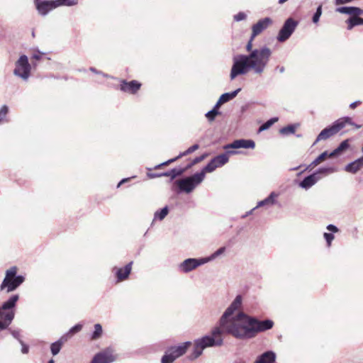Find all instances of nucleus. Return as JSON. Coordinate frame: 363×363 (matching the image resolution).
I'll use <instances>...</instances> for the list:
<instances>
[{
    "label": "nucleus",
    "mask_w": 363,
    "mask_h": 363,
    "mask_svg": "<svg viewBox=\"0 0 363 363\" xmlns=\"http://www.w3.org/2000/svg\"><path fill=\"white\" fill-rule=\"evenodd\" d=\"M242 303V296L237 295L219 318L218 325L212 329L211 336L223 338L222 335L225 333L238 340H249L273 328L274 323L271 319L261 320L243 311H239L235 315Z\"/></svg>",
    "instance_id": "f257e3e1"
},
{
    "label": "nucleus",
    "mask_w": 363,
    "mask_h": 363,
    "mask_svg": "<svg viewBox=\"0 0 363 363\" xmlns=\"http://www.w3.org/2000/svg\"><path fill=\"white\" fill-rule=\"evenodd\" d=\"M255 38L250 37L247 45V55H238L233 57L230 78L235 79L238 75L246 74L252 71L254 74L261 75L265 70L272 55V50L267 46L252 49V41Z\"/></svg>",
    "instance_id": "f03ea898"
},
{
    "label": "nucleus",
    "mask_w": 363,
    "mask_h": 363,
    "mask_svg": "<svg viewBox=\"0 0 363 363\" xmlns=\"http://www.w3.org/2000/svg\"><path fill=\"white\" fill-rule=\"evenodd\" d=\"M18 299V294H13L0 306V331L8 329L11 324Z\"/></svg>",
    "instance_id": "7ed1b4c3"
},
{
    "label": "nucleus",
    "mask_w": 363,
    "mask_h": 363,
    "mask_svg": "<svg viewBox=\"0 0 363 363\" xmlns=\"http://www.w3.org/2000/svg\"><path fill=\"white\" fill-rule=\"evenodd\" d=\"M223 344V338H216L211 335H206L201 338L194 340L192 352L188 358L189 360L194 361L202 354L206 348L219 347Z\"/></svg>",
    "instance_id": "20e7f679"
},
{
    "label": "nucleus",
    "mask_w": 363,
    "mask_h": 363,
    "mask_svg": "<svg viewBox=\"0 0 363 363\" xmlns=\"http://www.w3.org/2000/svg\"><path fill=\"white\" fill-rule=\"evenodd\" d=\"M202 182V175L196 172L175 180L173 187L178 194H191Z\"/></svg>",
    "instance_id": "39448f33"
},
{
    "label": "nucleus",
    "mask_w": 363,
    "mask_h": 363,
    "mask_svg": "<svg viewBox=\"0 0 363 363\" xmlns=\"http://www.w3.org/2000/svg\"><path fill=\"white\" fill-rule=\"evenodd\" d=\"M17 267H11L6 271L5 277L0 285V290L6 289L7 293L17 289L25 281V277L17 274Z\"/></svg>",
    "instance_id": "423d86ee"
},
{
    "label": "nucleus",
    "mask_w": 363,
    "mask_h": 363,
    "mask_svg": "<svg viewBox=\"0 0 363 363\" xmlns=\"http://www.w3.org/2000/svg\"><path fill=\"white\" fill-rule=\"evenodd\" d=\"M346 124L354 125V123L352 122V118L348 116L342 117L336 120L331 125L326 127L325 128L320 131V133L317 136L313 145H315V143L320 140H327L329 138L335 135L340 130L344 128Z\"/></svg>",
    "instance_id": "0eeeda50"
},
{
    "label": "nucleus",
    "mask_w": 363,
    "mask_h": 363,
    "mask_svg": "<svg viewBox=\"0 0 363 363\" xmlns=\"http://www.w3.org/2000/svg\"><path fill=\"white\" fill-rule=\"evenodd\" d=\"M255 143L252 140L239 139L225 146V152L215 156L213 159H228L230 156L242 153V151L235 150L240 148H254Z\"/></svg>",
    "instance_id": "6e6552de"
},
{
    "label": "nucleus",
    "mask_w": 363,
    "mask_h": 363,
    "mask_svg": "<svg viewBox=\"0 0 363 363\" xmlns=\"http://www.w3.org/2000/svg\"><path fill=\"white\" fill-rule=\"evenodd\" d=\"M201 160H192V162L185 167L177 166L174 168H172L169 170H167L161 173H150L147 172V176L150 178H156L161 177H169V182H173L177 177L182 176L184 172H186L189 169L191 168L195 164L201 162Z\"/></svg>",
    "instance_id": "1a4fd4ad"
},
{
    "label": "nucleus",
    "mask_w": 363,
    "mask_h": 363,
    "mask_svg": "<svg viewBox=\"0 0 363 363\" xmlns=\"http://www.w3.org/2000/svg\"><path fill=\"white\" fill-rule=\"evenodd\" d=\"M31 65L26 55H22L15 64L13 74L26 81L30 74Z\"/></svg>",
    "instance_id": "9d476101"
},
{
    "label": "nucleus",
    "mask_w": 363,
    "mask_h": 363,
    "mask_svg": "<svg viewBox=\"0 0 363 363\" xmlns=\"http://www.w3.org/2000/svg\"><path fill=\"white\" fill-rule=\"evenodd\" d=\"M298 22L292 18H287L279 31L277 39L279 42L287 40L296 30Z\"/></svg>",
    "instance_id": "9b49d317"
},
{
    "label": "nucleus",
    "mask_w": 363,
    "mask_h": 363,
    "mask_svg": "<svg viewBox=\"0 0 363 363\" xmlns=\"http://www.w3.org/2000/svg\"><path fill=\"white\" fill-rule=\"evenodd\" d=\"M206 263V260L203 257L188 258L179 264L178 269L179 272L186 274Z\"/></svg>",
    "instance_id": "f8f14e48"
},
{
    "label": "nucleus",
    "mask_w": 363,
    "mask_h": 363,
    "mask_svg": "<svg viewBox=\"0 0 363 363\" xmlns=\"http://www.w3.org/2000/svg\"><path fill=\"white\" fill-rule=\"evenodd\" d=\"M350 147L349 140H345L333 151H324L315 159H327L328 157L341 156L350 148Z\"/></svg>",
    "instance_id": "ddd939ff"
},
{
    "label": "nucleus",
    "mask_w": 363,
    "mask_h": 363,
    "mask_svg": "<svg viewBox=\"0 0 363 363\" xmlns=\"http://www.w3.org/2000/svg\"><path fill=\"white\" fill-rule=\"evenodd\" d=\"M133 264V262L130 261L123 267L118 268L117 267H114L112 269V272H114L116 276V283L122 282L129 278V276L132 271Z\"/></svg>",
    "instance_id": "4468645a"
},
{
    "label": "nucleus",
    "mask_w": 363,
    "mask_h": 363,
    "mask_svg": "<svg viewBox=\"0 0 363 363\" xmlns=\"http://www.w3.org/2000/svg\"><path fill=\"white\" fill-rule=\"evenodd\" d=\"M116 359V357L112 354V350L110 348H106L96 353L90 363H112Z\"/></svg>",
    "instance_id": "2eb2a0df"
},
{
    "label": "nucleus",
    "mask_w": 363,
    "mask_h": 363,
    "mask_svg": "<svg viewBox=\"0 0 363 363\" xmlns=\"http://www.w3.org/2000/svg\"><path fill=\"white\" fill-rule=\"evenodd\" d=\"M191 345L192 342L191 341H186L178 346L168 347L167 350L176 360L184 355Z\"/></svg>",
    "instance_id": "dca6fc26"
},
{
    "label": "nucleus",
    "mask_w": 363,
    "mask_h": 363,
    "mask_svg": "<svg viewBox=\"0 0 363 363\" xmlns=\"http://www.w3.org/2000/svg\"><path fill=\"white\" fill-rule=\"evenodd\" d=\"M35 2L38 12L43 16L47 15L50 11L58 7L55 0H44L42 1H40L39 0H35Z\"/></svg>",
    "instance_id": "f3484780"
},
{
    "label": "nucleus",
    "mask_w": 363,
    "mask_h": 363,
    "mask_svg": "<svg viewBox=\"0 0 363 363\" xmlns=\"http://www.w3.org/2000/svg\"><path fill=\"white\" fill-rule=\"evenodd\" d=\"M228 161L229 160H210L209 162L206 166H204L200 172H197V174L202 175V180L203 181L207 172H212L216 169L224 166Z\"/></svg>",
    "instance_id": "a211bd4d"
},
{
    "label": "nucleus",
    "mask_w": 363,
    "mask_h": 363,
    "mask_svg": "<svg viewBox=\"0 0 363 363\" xmlns=\"http://www.w3.org/2000/svg\"><path fill=\"white\" fill-rule=\"evenodd\" d=\"M272 20L269 17H266V18H262L259 21H258L257 23H256L255 24H254L252 26V38H255L257 35H258L259 33H261L270 24H272Z\"/></svg>",
    "instance_id": "6ab92c4d"
},
{
    "label": "nucleus",
    "mask_w": 363,
    "mask_h": 363,
    "mask_svg": "<svg viewBox=\"0 0 363 363\" xmlns=\"http://www.w3.org/2000/svg\"><path fill=\"white\" fill-rule=\"evenodd\" d=\"M140 87L141 84L136 80H132L130 82L123 80L121 81V84L120 85V89L121 91L132 94H135L140 89Z\"/></svg>",
    "instance_id": "aec40b11"
},
{
    "label": "nucleus",
    "mask_w": 363,
    "mask_h": 363,
    "mask_svg": "<svg viewBox=\"0 0 363 363\" xmlns=\"http://www.w3.org/2000/svg\"><path fill=\"white\" fill-rule=\"evenodd\" d=\"M277 355L272 350H267L257 356L254 363H274Z\"/></svg>",
    "instance_id": "412c9836"
},
{
    "label": "nucleus",
    "mask_w": 363,
    "mask_h": 363,
    "mask_svg": "<svg viewBox=\"0 0 363 363\" xmlns=\"http://www.w3.org/2000/svg\"><path fill=\"white\" fill-rule=\"evenodd\" d=\"M319 179H320V176H317L316 174L313 172L305 177L303 180L299 182V186L307 190L313 186Z\"/></svg>",
    "instance_id": "4be33fe9"
},
{
    "label": "nucleus",
    "mask_w": 363,
    "mask_h": 363,
    "mask_svg": "<svg viewBox=\"0 0 363 363\" xmlns=\"http://www.w3.org/2000/svg\"><path fill=\"white\" fill-rule=\"evenodd\" d=\"M278 196V194L274 191H272L269 194V195L265 198L264 199L259 201L257 206L256 208L260 207H265L269 206H273L276 203V198Z\"/></svg>",
    "instance_id": "5701e85b"
},
{
    "label": "nucleus",
    "mask_w": 363,
    "mask_h": 363,
    "mask_svg": "<svg viewBox=\"0 0 363 363\" xmlns=\"http://www.w3.org/2000/svg\"><path fill=\"white\" fill-rule=\"evenodd\" d=\"M240 91L241 89L238 88L233 91L223 94L218 100V104L222 105L230 101V100L233 99Z\"/></svg>",
    "instance_id": "b1692460"
},
{
    "label": "nucleus",
    "mask_w": 363,
    "mask_h": 363,
    "mask_svg": "<svg viewBox=\"0 0 363 363\" xmlns=\"http://www.w3.org/2000/svg\"><path fill=\"white\" fill-rule=\"evenodd\" d=\"M363 167V160H352L345 167V170L350 173H356Z\"/></svg>",
    "instance_id": "393cba45"
},
{
    "label": "nucleus",
    "mask_w": 363,
    "mask_h": 363,
    "mask_svg": "<svg viewBox=\"0 0 363 363\" xmlns=\"http://www.w3.org/2000/svg\"><path fill=\"white\" fill-rule=\"evenodd\" d=\"M220 106L221 104H218L217 101L213 108L205 114V116L209 122L213 121L217 116L221 114V112L219 111Z\"/></svg>",
    "instance_id": "a878e982"
},
{
    "label": "nucleus",
    "mask_w": 363,
    "mask_h": 363,
    "mask_svg": "<svg viewBox=\"0 0 363 363\" xmlns=\"http://www.w3.org/2000/svg\"><path fill=\"white\" fill-rule=\"evenodd\" d=\"M337 169L335 167H319L315 172H314L315 174H316L317 176H320V179L323 177L329 175L332 173H334L337 172Z\"/></svg>",
    "instance_id": "bb28decb"
},
{
    "label": "nucleus",
    "mask_w": 363,
    "mask_h": 363,
    "mask_svg": "<svg viewBox=\"0 0 363 363\" xmlns=\"http://www.w3.org/2000/svg\"><path fill=\"white\" fill-rule=\"evenodd\" d=\"M347 29L352 30L354 26L359 25H363V18H360L359 16H350L347 21Z\"/></svg>",
    "instance_id": "cd10ccee"
},
{
    "label": "nucleus",
    "mask_w": 363,
    "mask_h": 363,
    "mask_svg": "<svg viewBox=\"0 0 363 363\" xmlns=\"http://www.w3.org/2000/svg\"><path fill=\"white\" fill-rule=\"evenodd\" d=\"M335 11L342 14H347L350 16H355L357 12L356 6H340L335 9Z\"/></svg>",
    "instance_id": "c85d7f7f"
},
{
    "label": "nucleus",
    "mask_w": 363,
    "mask_h": 363,
    "mask_svg": "<svg viewBox=\"0 0 363 363\" xmlns=\"http://www.w3.org/2000/svg\"><path fill=\"white\" fill-rule=\"evenodd\" d=\"M169 213V207L167 206H164L163 208L158 209L155 212L154 219L152 222V225L154 223L155 220H162Z\"/></svg>",
    "instance_id": "c756f323"
},
{
    "label": "nucleus",
    "mask_w": 363,
    "mask_h": 363,
    "mask_svg": "<svg viewBox=\"0 0 363 363\" xmlns=\"http://www.w3.org/2000/svg\"><path fill=\"white\" fill-rule=\"evenodd\" d=\"M103 333V328L101 324L96 323L94 325V330L91 335V339L96 340L100 338Z\"/></svg>",
    "instance_id": "7c9ffc66"
},
{
    "label": "nucleus",
    "mask_w": 363,
    "mask_h": 363,
    "mask_svg": "<svg viewBox=\"0 0 363 363\" xmlns=\"http://www.w3.org/2000/svg\"><path fill=\"white\" fill-rule=\"evenodd\" d=\"M296 125L290 124L287 126L283 127L279 130V133L284 135H289L294 134L296 132Z\"/></svg>",
    "instance_id": "2f4dec72"
},
{
    "label": "nucleus",
    "mask_w": 363,
    "mask_h": 363,
    "mask_svg": "<svg viewBox=\"0 0 363 363\" xmlns=\"http://www.w3.org/2000/svg\"><path fill=\"white\" fill-rule=\"evenodd\" d=\"M279 118L277 117H274L268 121H267L265 123H264L262 125H261L259 128L258 132H262L264 130H266L269 129L273 124H274L276 122H277Z\"/></svg>",
    "instance_id": "473e14b6"
},
{
    "label": "nucleus",
    "mask_w": 363,
    "mask_h": 363,
    "mask_svg": "<svg viewBox=\"0 0 363 363\" xmlns=\"http://www.w3.org/2000/svg\"><path fill=\"white\" fill-rule=\"evenodd\" d=\"M225 251V247H221L218 248L217 250H216L213 253H212L210 256H208L207 257H203V258L205 260H206V263H207V262L216 259V257H218L219 255H222L223 253H224Z\"/></svg>",
    "instance_id": "72a5a7b5"
},
{
    "label": "nucleus",
    "mask_w": 363,
    "mask_h": 363,
    "mask_svg": "<svg viewBox=\"0 0 363 363\" xmlns=\"http://www.w3.org/2000/svg\"><path fill=\"white\" fill-rule=\"evenodd\" d=\"M199 146L197 144H195L190 147H189L186 150L180 152L177 156H175L172 159H181L182 157L186 156L187 155L194 152L197 149H199Z\"/></svg>",
    "instance_id": "f704fd0d"
},
{
    "label": "nucleus",
    "mask_w": 363,
    "mask_h": 363,
    "mask_svg": "<svg viewBox=\"0 0 363 363\" xmlns=\"http://www.w3.org/2000/svg\"><path fill=\"white\" fill-rule=\"evenodd\" d=\"M55 2H57V6H75L78 4L79 0H55Z\"/></svg>",
    "instance_id": "c9c22d12"
},
{
    "label": "nucleus",
    "mask_w": 363,
    "mask_h": 363,
    "mask_svg": "<svg viewBox=\"0 0 363 363\" xmlns=\"http://www.w3.org/2000/svg\"><path fill=\"white\" fill-rule=\"evenodd\" d=\"M62 345L60 341H55L52 342L50 345V351L53 356L57 355L61 350Z\"/></svg>",
    "instance_id": "e433bc0d"
},
{
    "label": "nucleus",
    "mask_w": 363,
    "mask_h": 363,
    "mask_svg": "<svg viewBox=\"0 0 363 363\" xmlns=\"http://www.w3.org/2000/svg\"><path fill=\"white\" fill-rule=\"evenodd\" d=\"M9 107L6 105H3L0 108V124L2 123L7 121L6 118L9 113Z\"/></svg>",
    "instance_id": "4c0bfd02"
},
{
    "label": "nucleus",
    "mask_w": 363,
    "mask_h": 363,
    "mask_svg": "<svg viewBox=\"0 0 363 363\" xmlns=\"http://www.w3.org/2000/svg\"><path fill=\"white\" fill-rule=\"evenodd\" d=\"M322 4H320L317 9H316V11L314 13V14L313 15V17H312V21L313 23L316 24L319 22L320 21V18L322 15Z\"/></svg>",
    "instance_id": "58836bf2"
},
{
    "label": "nucleus",
    "mask_w": 363,
    "mask_h": 363,
    "mask_svg": "<svg viewBox=\"0 0 363 363\" xmlns=\"http://www.w3.org/2000/svg\"><path fill=\"white\" fill-rule=\"evenodd\" d=\"M174 361V358L166 350L161 358V363H173Z\"/></svg>",
    "instance_id": "ea45409f"
},
{
    "label": "nucleus",
    "mask_w": 363,
    "mask_h": 363,
    "mask_svg": "<svg viewBox=\"0 0 363 363\" xmlns=\"http://www.w3.org/2000/svg\"><path fill=\"white\" fill-rule=\"evenodd\" d=\"M323 238L325 240L328 247H330L333 240L335 239L334 234L330 233H324Z\"/></svg>",
    "instance_id": "a19ab883"
},
{
    "label": "nucleus",
    "mask_w": 363,
    "mask_h": 363,
    "mask_svg": "<svg viewBox=\"0 0 363 363\" xmlns=\"http://www.w3.org/2000/svg\"><path fill=\"white\" fill-rule=\"evenodd\" d=\"M82 326L83 325L82 324L77 323L75 325H74L73 327H72L69 330L68 333H69L70 335L76 334V333H79L82 329Z\"/></svg>",
    "instance_id": "79ce46f5"
},
{
    "label": "nucleus",
    "mask_w": 363,
    "mask_h": 363,
    "mask_svg": "<svg viewBox=\"0 0 363 363\" xmlns=\"http://www.w3.org/2000/svg\"><path fill=\"white\" fill-rule=\"evenodd\" d=\"M246 18H247V15L244 12H242V11L238 13L233 17L234 21H238V22L243 21V20L246 19Z\"/></svg>",
    "instance_id": "37998d69"
},
{
    "label": "nucleus",
    "mask_w": 363,
    "mask_h": 363,
    "mask_svg": "<svg viewBox=\"0 0 363 363\" xmlns=\"http://www.w3.org/2000/svg\"><path fill=\"white\" fill-rule=\"evenodd\" d=\"M11 335L16 339L19 342L20 340H22L21 335H20V330H9Z\"/></svg>",
    "instance_id": "c03bdc74"
},
{
    "label": "nucleus",
    "mask_w": 363,
    "mask_h": 363,
    "mask_svg": "<svg viewBox=\"0 0 363 363\" xmlns=\"http://www.w3.org/2000/svg\"><path fill=\"white\" fill-rule=\"evenodd\" d=\"M326 229L329 231V233L333 234L338 233L340 230L339 228L335 225L333 224H328L326 226Z\"/></svg>",
    "instance_id": "a18cd8bd"
},
{
    "label": "nucleus",
    "mask_w": 363,
    "mask_h": 363,
    "mask_svg": "<svg viewBox=\"0 0 363 363\" xmlns=\"http://www.w3.org/2000/svg\"><path fill=\"white\" fill-rule=\"evenodd\" d=\"M323 161V160H313V162L309 165L306 167L303 170H301V172H298V174H301L303 172H304L305 170L308 169L309 167L318 165V164H320Z\"/></svg>",
    "instance_id": "49530a36"
},
{
    "label": "nucleus",
    "mask_w": 363,
    "mask_h": 363,
    "mask_svg": "<svg viewBox=\"0 0 363 363\" xmlns=\"http://www.w3.org/2000/svg\"><path fill=\"white\" fill-rule=\"evenodd\" d=\"M21 345V352L23 354H27L29 352V346L26 345L23 340H20L19 342Z\"/></svg>",
    "instance_id": "de8ad7c7"
},
{
    "label": "nucleus",
    "mask_w": 363,
    "mask_h": 363,
    "mask_svg": "<svg viewBox=\"0 0 363 363\" xmlns=\"http://www.w3.org/2000/svg\"><path fill=\"white\" fill-rule=\"evenodd\" d=\"M71 335H69V333L67 332L65 334H64L62 336H61L60 337V339L57 340V341H60V342H61V345H62L65 342L67 341L68 338L70 337Z\"/></svg>",
    "instance_id": "09e8293b"
},
{
    "label": "nucleus",
    "mask_w": 363,
    "mask_h": 363,
    "mask_svg": "<svg viewBox=\"0 0 363 363\" xmlns=\"http://www.w3.org/2000/svg\"><path fill=\"white\" fill-rule=\"evenodd\" d=\"M135 176H133V177H126V178H123L117 184V188H119L121 185L124 184H126L128 183V182H130L131 180V179L133 178H135Z\"/></svg>",
    "instance_id": "8fccbe9b"
},
{
    "label": "nucleus",
    "mask_w": 363,
    "mask_h": 363,
    "mask_svg": "<svg viewBox=\"0 0 363 363\" xmlns=\"http://www.w3.org/2000/svg\"><path fill=\"white\" fill-rule=\"evenodd\" d=\"M175 160H165L164 162L155 165L154 169H160L162 167L167 166V165H169V164H171L172 162H173Z\"/></svg>",
    "instance_id": "3c124183"
},
{
    "label": "nucleus",
    "mask_w": 363,
    "mask_h": 363,
    "mask_svg": "<svg viewBox=\"0 0 363 363\" xmlns=\"http://www.w3.org/2000/svg\"><path fill=\"white\" fill-rule=\"evenodd\" d=\"M89 70H90L91 72H92L93 73H95V74H101V75H103L104 77H108V75L107 74L103 73L102 72L97 70L96 68H94V67H91L89 68Z\"/></svg>",
    "instance_id": "603ef678"
},
{
    "label": "nucleus",
    "mask_w": 363,
    "mask_h": 363,
    "mask_svg": "<svg viewBox=\"0 0 363 363\" xmlns=\"http://www.w3.org/2000/svg\"><path fill=\"white\" fill-rule=\"evenodd\" d=\"M354 0H335V5H342V4L351 3Z\"/></svg>",
    "instance_id": "864d4df0"
},
{
    "label": "nucleus",
    "mask_w": 363,
    "mask_h": 363,
    "mask_svg": "<svg viewBox=\"0 0 363 363\" xmlns=\"http://www.w3.org/2000/svg\"><path fill=\"white\" fill-rule=\"evenodd\" d=\"M256 207H254L253 208H252L250 211H247L245 214L242 215L241 216V218L244 219L245 218H247L248 216L252 214V213L256 210Z\"/></svg>",
    "instance_id": "5fc2aeb1"
},
{
    "label": "nucleus",
    "mask_w": 363,
    "mask_h": 363,
    "mask_svg": "<svg viewBox=\"0 0 363 363\" xmlns=\"http://www.w3.org/2000/svg\"><path fill=\"white\" fill-rule=\"evenodd\" d=\"M362 102L360 101H356L350 104V108L352 109H354L358 105L361 104Z\"/></svg>",
    "instance_id": "6e6d98bb"
},
{
    "label": "nucleus",
    "mask_w": 363,
    "mask_h": 363,
    "mask_svg": "<svg viewBox=\"0 0 363 363\" xmlns=\"http://www.w3.org/2000/svg\"><path fill=\"white\" fill-rule=\"evenodd\" d=\"M361 15H363V9H362L359 7H357L356 16H361Z\"/></svg>",
    "instance_id": "4d7b16f0"
},
{
    "label": "nucleus",
    "mask_w": 363,
    "mask_h": 363,
    "mask_svg": "<svg viewBox=\"0 0 363 363\" xmlns=\"http://www.w3.org/2000/svg\"><path fill=\"white\" fill-rule=\"evenodd\" d=\"M303 167L302 164H299L298 166H296V167H291L289 169L290 171H292V170H298L299 169H301V167Z\"/></svg>",
    "instance_id": "13d9d810"
},
{
    "label": "nucleus",
    "mask_w": 363,
    "mask_h": 363,
    "mask_svg": "<svg viewBox=\"0 0 363 363\" xmlns=\"http://www.w3.org/2000/svg\"><path fill=\"white\" fill-rule=\"evenodd\" d=\"M33 58L36 60H39L41 58V55L40 54H34L33 55Z\"/></svg>",
    "instance_id": "bf43d9fd"
},
{
    "label": "nucleus",
    "mask_w": 363,
    "mask_h": 363,
    "mask_svg": "<svg viewBox=\"0 0 363 363\" xmlns=\"http://www.w3.org/2000/svg\"><path fill=\"white\" fill-rule=\"evenodd\" d=\"M277 69H279L280 73H283L285 71L284 67H277Z\"/></svg>",
    "instance_id": "052dcab7"
},
{
    "label": "nucleus",
    "mask_w": 363,
    "mask_h": 363,
    "mask_svg": "<svg viewBox=\"0 0 363 363\" xmlns=\"http://www.w3.org/2000/svg\"><path fill=\"white\" fill-rule=\"evenodd\" d=\"M206 156H207L206 155H203L196 157L195 159H199V160L205 159Z\"/></svg>",
    "instance_id": "680f3d73"
},
{
    "label": "nucleus",
    "mask_w": 363,
    "mask_h": 363,
    "mask_svg": "<svg viewBox=\"0 0 363 363\" xmlns=\"http://www.w3.org/2000/svg\"><path fill=\"white\" fill-rule=\"evenodd\" d=\"M288 0H279V4H282L285 2H286Z\"/></svg>",
    "instance_id": "e2e57ef3"
},
{
    "label": "nucleus",
    "mask_w": 363,
    "mask_h": 363,
    "mask_svg": "<svg viewBox=\"0 0 363 363\" xmlns=\"http://www.w3.org/2000/svg\"><path fill=\"white\" fill-rule=\"evenodd\" d=\"M48 363H55V360L53 359H50Z\"/></svg>",
    "instance_id": "0e129e2a"
},
{
    "label": "nucleus",
    "mask_w": 363,
    "mask_h": 363,
    "mask_svg": "<svg viewBox=\"0 0 363 363\" xmlns=\"http://www.w3.org/2000/svg\"><path fill=\"white\" fill-rule=\"evenodd\" d=\"M79 72H85V69H79Z\"/></svg>",
    "instance_id": "69168bd1"
},
{
    "label": "nucleus",
    "mask_w": 363,
    "mask_h": 363,
    "mask_svg": "<svg viewBox=\"0 0 363 363\" xmlns=\"http://www.w3.org/2000/svg\"><path fill=\"white\" fill-rule=\"evenodd\" d=\"M79 72H85V69H79Z\"/></svg>",
    "instance_id": "338daca9"
},
{
    "label": "nucleus",
    "mask_w": 363,
    "mask_h": 363,
    "mask_svg": "<svg viewBox=\"0 0 363 363\" xmlns=\"http://www.w3.org/2000/svg\"><path fill=\"white\" fill-rule=\"evenodd\" d=\"M147 169L148 171L152 170V169H151V168H147Z\"/></svg>",
    "instance_id": "774afa93"
}]
</instances>
